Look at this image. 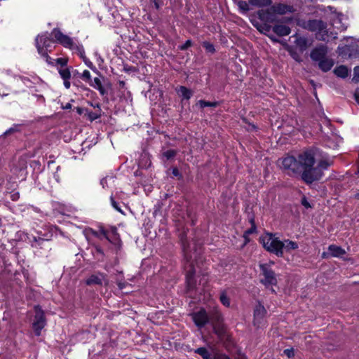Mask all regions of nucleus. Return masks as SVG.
<instances>
[{
	"label": "nucleus",
	"instance_id": "obj_6",
	"mask_svg": "<svg viewBox=\"0 0 359 359\" xmlns=\"http://www.w3.org/2000/svg\"><path fill=\"white\" fill-rule=\"evenodd\" d=\"M94 235L100 239L102 238L101 236H102L111 243L115 245H120L121 239L119 234L117 232V229L114 226H112L109 229H105L101 227L99 232L94 233Z\"/></svg>",
	"mask_w": 359,
	"mask_h": 359
},
{
	"label": "nucleus",
	"instance_id": "obj_59",
	"mask_svg": "<svg viewBox=\"0 0 359 359\" xmlns=\"http://www.w3.org/2000/svg\"><path fill=\"white\" fill-rule=\"evenodd\" d=\"M267 264H269V265H270V268H271V266L274 264V262H272V261H271V262H269V263H267Z\"/></svg>",
	"mask_w": 359,
	"mask_h": 359
},
{
	"label": "nucleus",
	"instance_id": "obj_55",
	"mask_svg": "<svg viewBox=\"0 0 359 359\" xmlns=\"http://www.w3.org/2000/svg\"><path fill=\"white\" fill-rule=\"evenodd\" d=\"M72 107V104L70 103H67L65 106L63 107L65 109H69Z\"/></svg>",
	"mask_w": 359,
	"mask_h": 359
},
{
	"label": "nucleus",
	"instance_id": "obj_58",
	"mask_svg": "<svg viewBox=\"0 0 359 359\" xmlns=\"http://www.w3.org/2000/svg\"><path fill=\"white\" fill-rule=\"evenodd\" d=\"M34 240L35 241H41V242H43L44 241L43 238H39V239H37L36 237L34 238Z\"/></svg>",
	"mask_w": 359,
	"mask_h": 359
},
{
	"label": "nucleus",
	"instance_id": "obj_4",
	"mask_svg": "<svg viewBox=\"0 0 359 359\" xmlns=\"http://www.w3.org/2000/svg\"><path fill=\"white\" fill-rule=\"evenodd\" d=\"M259 266L261 271V283L266 287L276 285L277 284L276 276L271 268H270V265L268 264H260Z\"/></svg>",
	"mask_w": 359,
	"mask_h": 359
},
{
	"label": "nucleus",
	"instance_id": "obj_20",
	"mask_svg": "<svg viewBox=\"0 0 359 359\" xmlns=\"http://www.w3.org/2000/svg\"><path fill=\"white\" fill-rule=\"evenodd\" d=\"M195 353L199 354L203 359H211V353L205 347L198 348Z\"/></svg>",
	"mask_w": 359,
	"mask_h": 359
},
{
	"label": "nucleus",
	"instance_id": "obj_42",
	"mask_svg": "<svg viewBox=\"0 0 359 359\" xmlns=\"http://www.w3.org/2000/svg\"><path fill=\"white\" fill-rule=\"evenodd\" d=\"M100 117V114H97V113H94V112H90L88 114V118L91 121L96 120Z\"/></svg>",
	"mask_w": 359,
	"mask_h": 359
},
{
	"label": "nucleus",
	"instance_id": "obj_1",
	"mask_svg": "<svg viewBox=\"0 0 359 359\" xmlns=\"http://www.w3.org/2000/svg\"><path fill=\"white\" fill-rule=\"evenodd\" d=\"M315 163L313 151L308 150L298 154L297 157H285L282 160V167L288 175H301L302 180L306 184H311L320 180L323 175V172L314 166Z\"/></svg>",
	"mask_w": 359,
	"mask_h": 359
},
{
	"label": "nucleus",
	"instance_id": "obj_41",
	"mask_svg": "<svg viewBox=\"0 0 359 359\" xmlns=\"http://www.w3.org/2000/svg\"><path fill=\"white\" fill-rule=\"evenodd\" d=\"M271 29H272V27L270 25H264L262 27V29L261 30V32L268 36V34H269V33L270 32V31Z\"/></svg>",
	"mask_w": 359,
	"mask_h": 359
},
{
	"label": "nucleus",
	"instance_id": "obj_43",
	"mask_svg": "<svg viewBox=\"0 0 359 359\" xmlns=\"http://www.w3.org/2000/svg\"><path fill=\"white\" fill-rule=\"evenodd\" d=\"M284 353L288 357V358H292L294 356V350L293 348H287L285 350H284Z\"/></svg>",
	"mask_w": 359,
	"mask_h": 359
},
{
	"label": "nucleus",
	"instance_id": "obj_34",
	"mask_svg": "<svg viewBox=\"0 0 359 359\" xmlns=\"http://www.w3.org/2000/svg\"><path fill=\"white\" fill-rule=\"evenodd\" d=\"M6 137L7 136L4 133L0 135V149L8 145V140Z\"/></svg>",
	"mask_w": 359,
	"mask_h": 359
},
{
	"label": "nucleus",
	"instance_id": "obj_60",
	"mask_svg": "<svg viewBox=\"0 0 359 359\" xmlns=\"http://www.w3.org/2000/svg\"><path fill=\"white\" fill-rule=\"evenodd\" d=\"M353 55L351 53H349V57H353Z\"/></svg>",
	"mask_w": 359,
	"mask_h": 359
},
{
	"label": "nucleus",
	"instance_id": "obj_13",
	"mask_svg": "<svg viewBox=\"0 0 359 359\" xmlns=\"http://www.w3.org/2000/svg\"><path fill=\"white\" fill-rule=\"evenodd\" d=\"M292 37L295 38L294 43L302 51L305 50L308 47V39L306 37L294 34Z\"/></svg>",
	"mask_w": 359,
	"mask_h": 359
},
{
	"label": "nucleus",
	"instance_id": "obj_45",
	"mask_svg": "<svg viewBox=\"0 0 359 359\" xmlns=\"http://www.w3.org/2000/svg\"><path fill=\"white\" fill-rule=\"evenodd\" d=\"M172 174L175 176V177H181V174L179 171V170L177 168H172Z\"/></svg>",
	"mask_w": 359,
	"mask_h": 359
},
{
	"label": "nucleus",
	"instance_id": "obj_53",
	"mask_svg": "<svg viewBox=\"0 0 359 359\" xmlns=\"http://www.w3.org/2000/svg\"><path fill=\"white\" fill-rule=\"evenodd\" d=\"M100 184L102 186L103 188L105 187L107 185V177H104L100 180Z\"/></svg>",
	"mask_w": 359,
	"mask_h": 359
},
{
	"label": "nucleus",
	"instance_id": "obj_11",
	"mask_svg": "<svg viewBox=\"0 0 359 359\" xmlns=\"http://www.w3.org/2000/svg\"><path fill=\"white\" fill-rule=\"evenodd\" d=\"M266 311L263 305L258 304L254 311V324L259 326L265 317Z\"/></svg>",
	"mask_w": 359,
	"mask_h": 359
},
{
	"label": "nucleus",
	"instance_id": "obj_2",
	"mask_svg": "<svg viewBox=\"0 0 359 359\" xmlns=\"http://www.w3.org/2000/svg\"><path fill=\"white\" fill-rule=\"evenodd\" d=\"M260 243L268 252L276 255L278 257H282L284 250L290 252L298 248L297 242L285 239L283 241L279 240L274 234L267 233L260 237Z\"/></svg>",
	"mask_w": 359,
	"mask_h": 359
},
{
	"label": "nucleus",
	"instance_id": "obj_57",
	"mask_svg": "<svg viewBox=\"0 0 359 359\" xmlns=\"http://www.w3.org/2000/svg\"><path fill=\"white\" fill-rule=\"evenodd\" d=\"M82 111H83V109L80 107H77V112L79 114H82Z\"/></svg>",
	"mask_w": 359,
	"mask_h": 359
},
{
	"label": "nucleus",
	"instance_id": "obj_52",
	"mask_svg": "<svg viewBox=\"0 0 359 359\" xmlns=\"http://www.w3.org/2000/svg\"><path fill=\"white\" fill-rule=\"evenodd\" d=\"M64 86L67 89L70 88L71 83L69 79L64 80Z\"/></svg>",
	"mask_w": 359,
	"mask_h": 359
},
{
	"label": "nucleus",
	"instance_id": "obj_46",
	"mask_svg": "<svg viewBox=\"0 0 359 359\" xmlns=\"http://www.w3.org/2000/svg\"><path fill=\"white\" fill-rule=\"evenodd\" d=\"M11 198L12 201H17L20 198V194L18 192H14L11 194Z\"/></svg>",
	"mask_w": 359,
	"mask_h": 359
},
{
	"label": "nucleus",
	"instance_id": "obj_48",
	"mask_svg": "<svg viewBox=\"0 0 359 359\" xmlns=\"http://www.w3.org/2000/svg\"><path fill=\"white\" fill-rule=\"evenodd\" d=\"M117 285L120 290H123L126 287V285H128V283L126 282L119 281L117 282Z\"/></svg>",
	"mask_w": 359,
	"mask_h": 359
},
{
	"label": "nucleus",
	"instance_id": "obj_12",
	"mask_svg": "<svg viewBox=\"0 0 359 359\" xmlns=\"http://www.w3.org/2000/svg\"><path fill=\"white\" fill-rule=\"evenodd\" d=\"M273 32L279 36H287L291 32V29L286 25L277 24L272 27Z\"/></svg>",
	"mask_w": 359,
	"mask_h": 359
},
{
	"label": "nucleus",
	"instance_id": "obj_54",
	"mask_svg": "<svg viewBox=\"0 0 359 359\" xmlns=\"http://www.w3.org/2000/svg\"><path fill=\"white\" fill-rule=\"evenodd\" d=\"M153 2L154 4L155 8L156 9H158L161 6V4L159 3V0H153Z\"/></svg>",
	"mask_w": 359,
	"mask_h": 359
},
{
	"label": "nucleus",
	"instance_id": "obj_30",
	"mask_svg": "<svg viewBox=\"0 0 359 359\" xmlns=\"http://www.w3.org/2000/svg\"><path fill=\"white\" fill-rule=\"evenodd\" d=\"M203 46L208 53H214L215 52L214 45L208 41H203Z\"/></svg>",
	"mask_w": 359,
	"mask_h": 359
},
{
	"label": "nucleus",
	"instance_id": "obj_15",
	"mask_svg": "<svg viewBox=\"0 0 359 359\" xmlns=\"http://www.w3.org/2000/svg\"><path fill=\"white\" fill-rule=\"evenodd\" d=\"M293 11V7L286 4H279L274 6V12L280 15H283L287 13H292Z\"/></svg>",
	"mask_w": 359,
	"mask_h": 359
},
{
	"label": "nucleus",
	"instance_id": "obj_25",
	"mask_svg": "<svg viewBox=\"0 0 359 359\" xmlns=\"http://www.w3.org/2000/svg\"><path fill=\"white\" fill-rule=\"evenodd\" d=\"M195 273V271L192 269L191 271H189L187 275V283L188 287L189 289H193L194 287V283L193 279V275Z\"/></svg>",
	"mask_w": 359,
	"mask_h": 359
},
{
	"label": "nucleus",
	"instance_id": "obj_38",
	"mask_svg": "<svg viewBox=\"0 0 359 359\" xmlns=\"http://www.w3.org/2000/svg\"><path fill=\"white\" fill-rule=\"evenodd\" d=\"M191 45H192V41L189 39V40L186 41L183 45L179 46V48L181 50H187L190 46H191Z\"/></svg>",
	"mask_w": 359,
	"mask_h": 359
},
{
	"label": "nucleus",
	"instance_id": "obj_21",
	"mask_svg": "<svg viewBox=\"0 0 359 359\" xmlns=\"http://www.w3.org/2000/svg\"><path fill=\"white\" fill-rule=\"evenodd\" d=\"M249 3L258 7L266 6L271 4V0H249Z\"/></svg>",
	"mask_w": 359,
	"mask_h": 359
},
{
	"label": "nucleus",
	"instance_id": "obj_18",
	"mask_svg": "<svg viewBox=\"0 0 359 359\" xmlns=\"http://www.w3.org/2000/svg\"><path fill=\"white\" fill-rule=\"evenodd\" d=\"M334 73L337 76L345 79L348 76L349 70L345 65H340L334 69Z\"/></svg>",
	"mask_w": 359,
	"mask_h": 359
},
{
	"label": "nucleus",
	"instance_id": "obj_51",
	"mask_svg": "<svg viewBox=\"0 0 359 359\" xmlns=\"http://www.w3.org/2000/svg\"><path fill=\"white\" fill-rule=\"evenodd\" d=\"M269 39L273 42H279V40L273 34H268Z\"/></svg>",
	"mask_w": 359,
	"mask_h": 359
},
{
	"label": "nucleus",
	"instance_id": "obj_3",
	"mask_svg": "<svg viewBox=\"0 0 359 359\" xmlns=\"http://www.w3.org/2000/svg\"><path fill=\"white\" fill-rule=\"evenodd\" d=\"M304 29L316 32V38L320 41H327L329 32L327 25L321 20H309L301 25Z\"/></svg>",
	"mask_w": 359,
	"mask_h": 359
},
{
	"label": "nucleus",
	"instance_id": "obj_27",
	"mask_svg": "<svg viewBox=\"0 0 359 359\" xmlns=\"http://www.w3.org/2000/svg\"><path fill=\"white\" fill-rule=\"evenodd\" d=\"M219 299H220L221 303L224 306H225L226 307H229L230 306V299L227 297L225 291H223L221 292L220 296H219Z\"/></svg>",
	"mask_w": 359,
	"mask_h": 359
},
{
	"label": "nucleus",
	"instance_id": "obj_56",
	"mask_svg": "<svg viewBox=\"0 0 359 359\" xmlns=\"http://www.w3.org/2000/svg\"><path fill=\"white\" fill-rule=\"evenodd\" d=\"M353 50L355 51V54H357L359 56V46H356Z\"/></svg>",
	"mask_w": 359,
	"mask_h": 359
},
{
	"label": "nucleus",
	"instance_id": "obj_33",
	"mask_svg": "<svg viewBox=\"0 0 359 359\" xmlns=\"http://www.w3.org/2000/svg\"><path fill=\"white\" fill-rule=\"evenodd\" d=\"M81 78L86 82L89 83L91 80L90 72L88 70H84L81 76Z\"/></svg>",
	"mask_w": 359,
	"mask_h": 359
},
{
	"label": "nucleus",
	"instance_id": "obj_35",
	"mask_svg": "<svg viewBox=\"0 0 359 359\" xmlns=\"http://www.w3.org/2000/svg\"><path fill=\"white\" fill-rule=\"evenodd\" d=\"M57 65H60L62 67H66L68 62V60L65 57H60L55 60Z\"/></svg>",
	"mask_w": 359,
	"mask_h": 359
},
{
	"label": "nucleus",
	"instance_id": "obj_16",
	"mask_svg": "<svg viewBox=\"0 0 359 359\" xmlns=\"http://www.w3.org/2000/svg\"><path fill=\"white\" fill-rule=\"evenodd\" d=\"M334 65V62L332 59L324 58L318 62L319 68L324 72H327L332 69Z\"/></svg>",
	"mask_w": 359,
	"mask_h": 359
},
{
	"label": "nucleus",
	"instance_id": "obj_10",
	"mask_svg": "<svg viewBox=\"0 0 359 359\" xmlns=\"http://www.w3.org/2000/svg\"><path fill=\"white\" fill-rule=\"evenodd\" d=\"M327 53V47L324 45H320L312 50L310 56L313 61L320 62L326 57Z\"/></svg>",
	"mask_w": 359,
	"mask_h": 359
},
{
	"label": "nucleus",
	"instance_id": "obj_9",
	"mask_svg": "<svg viewBox=\"0 0 359 359\" xmlns=\"http://www.w3.org/2000/svg\"><path fill=\"white\" fill-rule=\"evenodd\" d=\"M53 40L50 39L47 32L39 34L35 39L36 47L38 49V45L43 48L46 52L51 51V47Z\"/></svg>",
	"mask_w": 359,
	"mask_h": 359
},
{
	"label": "nucleus",
	"instance_id": "obj_26",
	"mask_svg": "<svg viewBox=\"0 0 359 359\" xmlns=\"http://www.w3.org/2000/svg\"><path fill=\"white\" fill-rule=\"evenodd\" d=\"M332 164V162L328 160H321L318 162L317 167L320 168V170H327Z\"/></svg>",
	"mask_w": 359,
	"mask_h": 359
},
{
	"label": "nucleus",
	"instance_id": "obj_23",
	"mask_svg": "<svg viewBox=\"0 0 359 359\" xmlns=\"http://www.w3.org/2000/svg\"><path fill=\"white\" fill-rule=\"evenodd\" d=\"M58 72L63 80L70 79L71 72L69 68H60Z\"/></svg>",
	"mask_w": 359,
	"mask_h": 359
},
{
	"label": "nucleus",
	"instance_id": "obj_5",
	"mask_svg": "<svg viewBox=\"0 0 359 359\" xmlns=\"http://www.w3.org/2000/svg\"><path fill=\"white\" fill-rule=\"evenodd\" d=\"M191 318L195 325L198 328L204 327L211 320V318L208 317L205 309H201L200 311L192 313ZM212 319L217 322H219L221 320V314L217 311L212 317Z\"/></svg>",
	"mask_w": 359,
	"mask_h": 359
},
{
	"label": "nucleus",
	"instance_id": "obj_7",
	"mask_svg": "<svg viewBox=\"0 0 359 359\" xmlns=\"http://www.w3.org/2000/svg\"><path fill=\"white\" fill-rule=\"evenodd\" d=\"M34 312L35 315L32 323V327L35 334L36 336H39L41 334V330L46 325V320L43 311L39 305L34 306Z\"/></svg>",
	"mask_w": 359,
	"mask_h": 359
},
{
	"label": "nucleus",
	"instance_id": "obj_31",
	"mask_svg": "<svg viewBox=\"0 0 359 359\" xmlns=\"http://www.w3.org/2000/svg\"><path fill=\"white\" fill-rule=\"evenodd\" d=\"M177 152L175 150L173 149H169L163 152V155L165 158H166L168 160L170 159L175 156Z\"/></svg>",
	"mask_w": 359,
	"mask_h": 359
},
{
	"label": "nucleus",
	"instance_id": "obj_28",
	"mask_svg": "<svg viewBox=\"0 0 359 359\" xmlns=\"http://www.w3.org/2000/svg\"><path fill=\"white\" fill-rule=\"evenodd\" d=\"M198 104L201 108H204L206 107H216L218 104L217 102H208L201 100L198 102Z\"/></svg>",
	"mask_w": 359,
	"mask_h": 359
},
{
	"label": "nucleus",
	"instance_id": "obj_39",
	"mask_svg": "<svg viewBox=\"0 0 359 359\" xmlns=\"http://www.w3.org/2000/svg\"><path fill=\"white\" fill-rule=\"evenodd\" d=\"M83 61L85 64L91 69L95 70L96 72H98L96 67L93 65V62L88 59L83 57Z\"/></svg>",
	"mask_w": 359,
	"mask_h": 359
},
{
	"label": "nucleus",
	"instance_id": "obj_36",
	"mask_svg": "<svg viewBox=\"0 0 359 359\" xmlns=\"http://www.w3.org/2000/svg\"><path fill=\"white\" fill-rule=\"evenodd\" d=\"M353 81L354 82H358L359 81V66H356L353 69Z\"/></svg>",
	"mask_w": 359,
	"mask_h": 359
},
{
	"label": "nucleus",
	"instance_id": "obj_49",
	"mask_svg": "<svg viewBox=\"0 0 359 359\" xmlns=\"http://www.w3.org/2000/svg\"><path fill=\"white\" fill-rule=\"evenodd\" d=\"M302 204L305 207V208H310L311 205L309 204V203L307 201V200L304 198L302 200Z\"/></svg>",
	"mask_w": 359,
	"mask_h": 359
},
{
	"label": "nucleus",
	"instance_id": "obj_17",
	"mask_svg": "<svg viewBox=\"0 0 359 359\" xmlns=\"http://www.w3.org/2000/svg\"><path fill=\"white\" fill-rule=\"evenodd\" d=\"M328 250L332 257H340L345 255V250L339 246L335 245H330L328 247Z\"/></svg>",
	"mask_w": 359,
	"mask_h": 359
},
{
	"label": "nucleus",
	"instance_id": "obj_44",
	"mask_svg": "<svg viewBox=\"0 0 359 359\" xmlns=\"http://www.w3.org/2000/svg\"><path fill=\"white\" fill-rule=\"evenodd\" d=\"M183 250H184L186 258L188 260L191 259L192 258V255H189V252L188 249L185 247L184 244H183Z\"/></svg>",
	"mask_w": 359,
	"mask_h": 359
},
{
	"label": "nucleus",
	"instance_id": "obj_19",
	"mask_svg": "<svg viewBox=\"0 0 359 359\" xmlns=\"http://www.w3.org/2000/svg\"><path fill=\"white\" fill-rule=\"evenodd\" d=\"M177 93L179 95L182 96L184 99L186 100H189L193 95L192 91L184 86H180L177 90Z\"/></svg>",
	"mask_w": 359,
	"mask_h": 359
},
{
	"label": "nucleus",
	"instance_id": "obj_50",
	"mask_svg": "<svg viewBox=\"0 0 359 359\" xmlns=\"http://www.w3.org/2000/svg\"><path fill=\"white\" fill-rule=\"evenodd\" d=\"M95 89H97L101 95H104L106 93V90L103 88L102 85L100 86L99 87L96 88Z\"/></svg>",
	"mask_w": 359,
	"mask_h": 359
},
{
	"label": "nucleus",
	"instance_id": "obj_32",
	"mask_svg": "<svg viewBox=\"0 0 359 359\" xmlns=\"http://www.w3.org/2000/svg\"><path fill=\"white\" fill-rule=\"evenodd\" d=\"M88 83L90 86H92L94 88H96L102 85V82L98 77L94 78L93 80L91 79Z\"/></svg>",
	"mask_w": 359,
	"mask_h": 359
},
{
	"label": "nucleus",
	"instance_id": "obj_22",
	"mask_svg": "<svg viewBox=\"0 0 359 359\" xmlns=\"http://www.w3.org/2000/svg\"><path fill=\"white\" fill-rule=\"evenodd\" d=\"M38 53L41 57L46 59V61L49 65H53L52 58L48 55V52L46 50H43V48L38 45Z\"/></svg>",
	"mask_w": 359,
	"mask_h": 359
},
{
	"label": "nucleus",
	"instance_id": "obj_40",
	"mask_svg": "<svg viewBox=\"0 0 359 359\" xmlns=\"http://www.w3.org/2000/svg\"><path fill=\"white\" fill-rule=\"evenodd\" d=\"M110 200H111V205L113 206V208L114 209H116V210H118V212H122V210L119 208L118 203L114 201L113 196L110 197Z\"/></svg>",
	"mask_w": 359,
	"mask_h": 359
},
{
	"label": "nucleus",
	"instance_id": "obj_8",
	"mask_svg": "<svg viewBox=\"0 0 359 359\" xmlns=\"http://www.w3.org/2000/svg\"><path fill=\"white\" fill-rule=\"evenodd\" d=\"M51 34L54 36L55 41L62 44L64 47L72 48L74 46L72 39L64 34L59 29H53Z\"/></svg>",
	"mask_w": 359,
	"mask_h": 359
},
{
	"label": "nucleus",
	"instance_id": "obj_37",
	"mask_svg": "<svg viewBox=\"0 0 359 359\" xmlns=\"http://www.w3.org/2000/svg\"><path fill=\"white\" fill-rule=\"evenodd\" d=\"M19 130L18 126L15 125L13 127L8 129L6 131L4 132V134L8 136V135H11L15 132H18Z\"/></svg>",
	"mask_w": 359,
	"mask_h": 359
},
{
	"label": "nucleus",
	"instance_id": "obj_24",
	"mask_svg": "<svg viewBox=\"0 0 359 359\" xmlns=\"http://www.w3.org/2000/svg\"><path fill=\"white\" fill-rule=\"evenodd\" d=\"M237 6H238L240 11L245 13H247L250 10L249 5L247 1L243 0H239L237 1Z\"/></svg>",
	"mask_w": 359,
	"mask_h": 359
},
{
	"label": "nucleus",
	"instance_id": "obj_14",
	"mask_svg": "<svg viewBox=\"0 0 359 359\" xmlns=\"http://www.w3.org/2000/svg\"><path fill=\"white\" fill-rule=\"evenodd\" d=\"M104 279V276L102 273L95 275H91L86 280V283L88 285H100L102 284V281Z\"/></svg>",
	"mask_w": 359,
	"mask_h": 359
},
{
	"label": "nucleus",
	"instance_id": "obj_29",
	"mask_svg": "<svg viewBox=\"0 0 359 359\" xmlns=\"http://www.w3.org/2000/svg\"><path fill=\"white\" fill-rule=\"evenodd\" d=\"M250 222L252 223V226L251 228H250L249 229L246 230L244 233V235H243V237L245 238V239L246 241H248V236L250 235V234H252L254 232H255L256 231V226L254 223V220L253 219H252L250 220Z\"/></svg>",
	"mask_w": 359,
	"mask_h": 359
},
{
	"label": "nucleus",
	"instance_id": "obj_47",
	"mask_svg": "<svg viewBox=\"0 0 359 359\" xmlns=\"http://www.w3.org/2000/svg\"><path fill=\"white\" fill-rule=\"evenodd\" d=\"M354 98L355 102L359 104V88L354 93Z\"/></svg>",
	"mask_w": 359,
	"mask_h": 359
}]
</instances>
